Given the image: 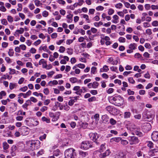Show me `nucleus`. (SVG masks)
<instances>
[{"label":"nucleus","mask_w":158,"mask_h":158,"mask_svg":"<svg viewBox=\"0 0 158 158\" xmlns=\"http://www.w3.org/2000/svg\"><path fill=\"white\" fill-rule=\"evenodd\" d=\"M40 143L39 140H29L26 142L24 149L27 152L32 151L39 148L40 147Z\"/></svg>","instance_id":"obj_1"},{"label":"nucleus","mask_w":158,"mask_h":158,"mask_svg":"<svg viewBox=\"0 0 158 158\" xmlns=\"http://www.w3.org/2000/svg\"><path fill=\"white\" fill-rule=\"evenodd\" d=\"M108 99L110 103L118 106H121L123 102V98L119 95L110 97Z\"/></svg>","instance_id":"obj_2"},{"label":"nucleus","mask_w":158,"mask_h":158,"mask_svg":"<svg viewBox=\"0 0 158 158\" xmlns=\"http://www.w3.org/2000/svg\"><path fill=\"white\" fill-rule=\"evenodd\" d=\"M64 156L65 158H75L77 153L74 149L71 148L65 151Z\"/></svg>","instance_id":"obj_3"},{"label":"nucleus","mask_w":158,"mask_h":158,"mask_svg":"<svg viewBox=\"0 0 158 158\" xmlns=\"http://www.w3.org/2000/svg\"><path fill=\"white\" fill-rule=\"evenodd\" d=\"M155 117V115L150 112L148 113L147 111L143 112L142 114L143 118L144 120L146 119H152Z\"/></svg>","instance_id":"obj_4"},{"label":"nucleus","mask_w":158,"mask_h":158,"mask_svg":"<svg viewBox=\"0 0 158 158\" xmlns=\"http://www.w3.org/2000/svg\"><path fill=\"white\" fill-rule=\"evenodd\" d=\"M119 59L118 57L114 58L113 57H108L107 61L108 63L113 65H116L118 63Z\"/></svg>","instance_id":"obj_5"},{"label":"nucleus","mask_w":158,"mask_h":158,"mask_svg":"<svg viewBox=\"0 0 158 158\" xmlns=\"http://www.w3.org/2000/svg\"><path fill=\"white\" fill-rule=\"evenodd\" d=\"M92 147V143L88 141H83L81 145V148L85 150H87Z\"/></svg>","instance_id":"obj_6"},{"label":"nucleus","mask_w":158,"mask_h":158,"mask_svg":"<svg viewBox=\"0 0 158 158\" xmlns=\"http://www.w3.org/2000/svg\"><path fill=\"white\" fill-rule=\"evenodd\" d=\"M89 135L91 140L96 143L97 144H99V143L97 142V140L99 138V135L97 133H90L89 134Z\"/></svg>","instance_id":"obj_7"},{"label":"nucleus","mask_w":158,"mask_h":158,"mask_svg":"<svg viewBox=\"0 0 158 158\" xmlns=\"http://www.w3.org/2000/svg\"><path fill=\"white\" fill-rule=\"evenodd\" d=\"M137 45L135 43H131L128 45L129 49L127 50V52L128 53H131L133 52V50L137 49Z\"/></svg>","instance_id":"obj_8"},{"label":"nucleus","mask_w":158,"mask_h":158,"mask_svg":"<svg viewBox=\"0 0 158 158\" xmlns=\"http://www.w3.org/2000/svg\"><path fill=\"white\" fill-rule=\"evenodd\" d=\"M19 129L20 130V131L21 134L23 135H28L30 132V129L25 126L22 127Z\"/></svg>","instance_id":"obj_9"},{"label":"nucleus","mask_w":158,"mask_h":158,"mask_svg":"<svg viewBox=\"0 0 158 158\" xmlns=\"http://www.w3.org/2000/svg\"><path fill=\"white\" fill-rule=\"evenodd\" d=\"M60 114V112H56L55 115L52 112H50L49 113V116L51 118H53L52 119L53 121H56L59 118Z\"/></svg>","instance_id":"obj_10"},{"label":"nucleus","mask_w":158,"mask_h":158,"mask_svg":"<svg viewBox=\"0 0 158 158\" xmlns=\"http://www.w3.org/2000/svg\"><path fill=\"white\" fill-rule=\"evenodd\" d=\"M129 141L131 145H133L138 143L139 140L137 137L135 136H131V137L130 139H129Z\"/></svg>","instance_id":"obj_11"},{"label":"nucleus","mask_w":158,"mask_h":158,"mask_svg":"<svg viewBox=\"0 0 158 158\" xmlns=\"http://www.w3.org/2000/svg\"><path fill=\"white\" fill-rule=\"evenodd\" d=\"M151 137L153 141H158V131H153L152 133Z\"/></svg>","instance_id":"obj_12"},{"label":"nucleus","mask_w":158,"mask_h":158,"mask_svg":"<svg viewBox=\"0 0 158 158\" xmlns=\"http://www.w3.org/2000/svg\"><path fill=\"white\" fill-rule=\"evenodd\" d=\"M110 153V151L108 149L106 150L104 153L99 154V156L100 158H105L106 156H108Z\"/></svg>","instance_id":"obj_13"},{"label":"nucleus","mask_w":158,"mask_h":158,"mask_svg":"<svg viewBox=\"0 0 158 158\" xmlns=\"http://www.w3.org/2000/svg\"><path fill=\"white\" fill-rule=\"evenodd\" d=\"M39 64L40 65L42 64V67L44 68H46L47 67V61L45 60L44 59H41L39 61Z\"/></svg>","instance_id":"obj_14"},{"label":"nucleus","mask_w":158,"mask_h":158,"mask_svg":"<svg viewBox=\"0 0 158 158\" xmlns=\"http://www.w3.org/2000/svg\"><path fill=\"white\" fill-rule=\"evenodd\" d=\"M102 120L103 122L105 123H108L109 120V117L106 114L102 116Z\"/></svg>","instance_id":"obj_15"},{"label":"nucleus","mask_w":158,"mask_h":158,"mask_svg":"<svg viewBox=\"0 0 158 158\" xmlns=\"http://www.w3.org/2000/svg\"><path fill=\"white\" fill-rule=\"evenodd\" d=\"M143 129L145 130V131H148L151 130V126L149 123H144L143 126Z\"/></svg>","instance_id":"obj_16"},{"label":"nucleus","mask_w":158,"mask_h":158,"mask_svg":"<svg viewBox=\"0 0 158 158\" xmlns=\"http://www.w3.org/2000/svg\"><path fill=\"white\" fill-rule=\"evenodd\" d=\"M73 14H69L67 15L66 18L67 19V22L68 23H71L73 21Z\"/></svg>","instance_id":"obj_17"},{"label":"nucleus","mask_w":158,"mask_h":158,"mask_svg":"<svg viewBox=\"0 0 158 158\" xmlns=\"http://www.w3.org/2000/svg\"><path fill=\"white\" fill-rule=\"evenodd\" d=\"M109 70L108 66L106 65H105L100 69V72H107Z\"/></svg>","instance_id":"obj_18"},{"label":"nucleus","mask_w":158,"mask_h":158,"mask_svg":"<svg viewBox=\"0 0 158 158\" xmlns=\"http://www.w3.org/2000/svg\"><path fill=\"white\" fill-rule=\"evenodd\" d=\"M11 150L12 151L11 155L12 156H14L15 155V152L17 150V147L16 145H13L11 148Z\"/></svg>","instance_id":"obj_19"},{"label":"nucleus","mask_w":158,"mask_h":158,"mask_svg":"<svg viewBox=\"0 0 158 158\" xmlns=\"http://www.w3.org/2000/svg\"><path fill=\"white\" fill-rule=\"evenodd\" d=\"M69 81L72 83H74L77 82L78 81L79 82L81 81V80H80L78 81L77 78L75 77H72L69 79Z\"/></svg>","instance_id":"obj_20"},{"label":"nucleus","mask_w":158,"mask_h":158,"mask_svg":"<svg viewBox=\"0 0 158 158\" xmlns=\"http://www.w3.org/2000/svg\"><path fill=\"white\" fill-rule=\"evenodd\" d=\"M113 18L114 19V20H112V22L114 23H118V19H119V17L118 16L116 15H114L113 16Z\"/></svg>","instance_id":"obj_21"},{"label":"nucleus","mask_w":158,"mask_h":158,"mask_svg":"<svg viewBox=\"0 0 158 158\" xmlns=\"http://www.w3.org/2000/svg\"><path fill=\"white\" fill-rule=\"evenodd\" d=\"M58 84V81L56 80L50 81L48 83V85L51 86L54 85H57Z\"/></svg>","instance_id":"obj_22"},{"label":"nucleus","mask_w":158,"mask_h":158,"mask_svg":"<svg viewBox=\"0 0 158 158\" xmlns=\"http://www.w3.org/2000/svg\"><path fill=\"white\" fill-rule=\"evenodd\" d=\"M60 103H59L58 102H55V105L53 106L52 108V110L55 111L57 109L58 107L60 106Z\"/></svg>","instance_id":"obj_23"},{"label":"nucleus","mask_w":158,"mask_h":158,"mask_svg":"<svg viewBox=\"0 0 158 158\" xmlns=\"http://www.w3.org/2000/svg\"><path fill=\"white\" fill-rule=\"evenodd\" d=\"M81 16L83 18L85 19V21L88 23H90V21L89 19V16L88 15L86 14H82L81 15Z\"/></svg>","instance_id":"obj_24"},{"label":"nucleus","mask_w":158,"mask_h":158,"mask_svg":"<svg viewBox=\"0 0 158 158\" xmlns=\"http://www.w3.org/2000/svg\"><path fill=\"white\" fill-rule=\"evenodd\" d=\"M121 138L120 137H114L111 138L110 140V141L113 142L115 141L117 142H118L121 140Z\"/></svg>","instance_id":"obj_25"},{"label":"nucleus","mask_w":158,"mask_h":158,"mask_svg":"<svg viewBox=\"0 0 158 158\" xmlns=\"http://www.w3.org/2000/svg\"><path fill=\"white\" fill-rule=\"evenodd\" d=\"M114 158H126V155L123 153H121L118 156L115 155Z\"/></svg>","instance_id":"obj_26"},{"label":"nucleus","mask_w":158,"mask_h":158,"mask_svg":"<svg viewBox=\"0 0 158 158\" xmlns=\"http://www.w3.org/2000/svg\"><path fill=\"white\" fill-rule=\"evenodd\" d=\"M24 31V29L23 28H20L19 29L17 30L15 32L16 35L18 34H23Z\"/></svg>","instance_id":"obj_27"},{"label":"nucleus","mask_w":158,"mask_h":158,"mask_svg":"<svg viewBox=\"0 0 158 158\" xmlns=\"http://www.w3.org/2000/svg\"><path fill=\"white\" fill-rule=\"evenodd\" d=\"M127 129L128 130H130L131 131H133L134 130L136 129V127L134 125H132L131 126L127 127Z\"/></svg>","instance_id":"obj_28"},{"label":"nucleus","mask_w":158,"mask_h":158,"mask_svg":"<svg viewBox=\"0 0 158 158\" xmlns=\"http://www.w3.org/2000/svg\"><path fill=\"white\" fill-rule=\"evenodd\" d=\"M1 23L3 25L6 26L7 25L8 23L7 20L5 19H1Z\"/></svg>","instance_id":"obj_29"},{"label":"nucleus","mask_w":158,"mask_h":158,"mask_svg":"<svg viewBox=\"0 0 158 158\" xmlns=\"http://www.w3.org/2000/svg\"><path fill=\"white\" fill-rule=\"evenodd\" d=\"M33 94L36 97H39V96H40L41 97V99L42 100V98H43V94L42 93H39L37 92H35L33 93Z\"/></svg>","instance_id":"obj_30"},{"label":"nucleus","mask_w":158,"mask_h":158,"mask_svg":"<svg viewBox=\"0 0 158 158\" xmlns=\"http://www.w3.org/2000/svg\"><path fill=\"white\" fill-rule=\"evenodd\" d=\"M120 141L121 143L123 145L126 146L128 144V141L126 140L122 139H121Z\"/></svg>","instance_id":"obj_31"},{"label":"nucleus","mask_w":158,"mask_h":158,"mask_svg":"<svg viewBox=\"0 0 158 158\" xmlns=\"http://www.w3.org/2000/svg\"><path fill=\"white\" fill-rule=\"evenodd\" d=\"M43 122H45L47 123H50V119L49 118H47L45 116L41 118Z\"/></svg>","instance_id":"obj_32"},{"label":"nucleus","mask_w":158,"mask_h":158,"mask_svg":"<svg viewBox=\"0 0 158 158\" xmlns=\"http://www.w3.org/2000/svg\"><path fill=\"white\" fill-rule=\"evenodd\" d=\"M97 68L93 66L92 67L91 69V74H95L97 72Z\"/></svg>","instance_id":"obj_33"},{"label":"nucleus","mask_w":158,"mask_h":158,"mask_svg":"<svg viewBox=\"0 0 158 158\" xmlns=\"http://www.w3.org/2000/svg\"><path fill=\"white\" fill-rule=\"evenodd\" d=\"M123 6V5L121 3H119L116 4L115 5V7L117 9H121L122 8Z\"/></svg>","instance_id":"obj_34"},{"label":"nucleus","mask_w":158,"mask_h":158,"mask_svg":"<svg viewBox=\"0 0 158 158\" xmlns=\"http://www.w3.org/2000/svg\"><path fill=\"white\" fill-rule=\"evenodd\" d=\"M131 113L129 111L125 112L124 114V117L125 118H127L130 117Z\"/></svg>","instance_id":"obj_35"},{"label":"nucleus","mask_w":158,"mask_h":158,"mask_svg":"<svg viewBox=\"0 0 158 158\" xmlns=\"http://www.w3.org/2000/svg\"><path fill=\"white\" fill-rule=\"evenodd\" d=\"M3 147L4 150H7L9 148V145L6 142H4L3 143Z\"/></svg>","instance_id":"obj_36"},{"label":"nucleus","mask_w":158,"mask_h":158,"mask_svg":"<svg viewBox=\"0 0 158 158\" xmlns=\"http://www.w3.org/2000/svg\"><path fill=\"white\" fill-rule=\"evenodd\" d=\"M106 110L108 111L109 113H111L113 110V108L112 106H109L106 108Z\"/></svg>","instance_id":"obj_37"},{"label":"nucleus","mask_w":158,"mask_h":158,"mask_svg":"<svg viewBox=\"0 0 158 158\" xmlns=\"http://www.w3.org/2000/svg\"><path fill=\"white\" fill-rule=\"evenodd\" d=\"M99 84L98 82L94 81L92 83V88L94 89L97 88Z\"/></svg>","instance_id":"obj_38"},{"label":"nucleus","mask_w":158,"mask_h":158,"mask_svg":"<svg viewBox=\"0 0 158 158\" xmlns=\"http://www.w3.org/2000/svg\"><path fill=\"white\" fill-rule=\"evenodd\" d=\"M47 47L46 46H41L39 48V50L40 51L43 50L44 51H46L48 52V51L47 50Z\"/></svg>","instance_id":"obj_39"},{"label":"nucleus","mask_w":158,"mask_h":158,"mask_svg":"<svg viewBox=\"0 0 158 158\" xmlns=\"http://www.w3.org/2000/svg\"><path fill=\"white\" fill-rule=\"evenodd\" d=\"M8 55L10 56H12L14 54V51L12 48H10L8 52Z\"/></svg>","instance_id":"obj_40"},{"label":"nucleus","mask_w":158,"mask_h":158,"mask_svg":"<svg viewBox=\"0 0 158 158\" xmlns=\"http://www.w3.org/2000/svg\"><path fill=\"white\" fill-rule=\"evenodd\" d=\"M16 86V84L12 83H10L9 85L10 89L12 90L14 89Z\"/></svg>","instance_id":"obj_41"},{"label":"nucleus","mask_w":158,"mask_h":158,"mask_svg":"<svg viewBox=\"0 0 158 158\" xmlns=\"http://www.w3.org/2000/svg\"><path fill=\"white\" fill-rule=\"evenodd\" d=\"M79 154L83 157H85L88 155V153L87 152H85L82 151H80L79 152Z\"/></svg>","instance_id":"obj_42"},{"label":"nucleus","mask_w":158,"mask_h":158,"mask_svg":"<svg viewBox=\"0 0 158 158\" xmlns=\"http://www.w3.org/2000/svg\"><path fill=\"white\" fill-rule=\"evenodd\" d=\"M94 26L97 27H98L100 26L103 24V23L101 21H99L98 22H95L94 23Z\"/></svg>","instance_id":"obj_43"},{"label":"nucleus","mask_w":158,"mask_h":158,"mask_svg":"<svg viewBox=\"0 0 158 158\" xmlns=\"http://www.w3.org/2000/svg\"><path fill=\"white\" fill-rule=\"evenodd\" d=\"M76 66L81 69H84L85 67V65L84 64L81 63L76 64Z\"/></svg>","instance_id":"obj_44"},{"label":"nucleus","mask_w":158,"mask_h":158,"mask_svg":"<svg viewBox=\"0 0 158 158\" xmlns=\"http://www.w3.org/2000/svg\"><path fill=\"white\" fill-rule=\"evenodd\" d=\"M12 77H10L9 75L7 74H6V75H4L3 77H2V79H8L9 80H10L11 79Z\"/></svg>","instance_id":"obj_45"},{"label":"nucleus","mask_w":158,"mask_h":158,"mask_svg":"<svg viewBox=\"0 0 158 158\" xmlns=\"http://www.w3.org/2000/svg\"><path fill=\"white\" fill-rule=\"evenodd\" d=\"M147 146L150 148H153V143L151 141H148L147 142Z\"/></svg>","instance_id":"obj_46"},{"label":"nucleus","mask_w":158,"mask_h":158,"mask_svg":"<svg viewBox=\"0 0 158 158\" xmlns=\"http://www.w3.org/2000/svg\"><path fill=\"white\" fill-rule=\"evenodd\" d=\"M7 20L10 23H12L13 21V18L10 15H8L7 16Z\"/></svg>","instance_id":"obj_47"},{"label":"nucleus","mask_w":158,"mask_h":158,"mask_svg":"<svg viewBox=\"0 0 158 158\" xmlns=\"http://www.w3.org/2000/svg\"><path fill=\"white\" fill-rule=\"evenodd\" d=\"M27 89H28L27 87L26 86H23V87L20 88L19 90L21 91H22V92H25L26 91Z\"/></svg>","instance_id":"obj_48"},{"label":"nucleus","mask_w":158,"mask_h":158,"mask_svg":"<svg viewBox=\"0 0 158 158\" xmlns=\"http://www.w3.org/2000/svg\"><path fill=\"white\" fill-rule=\"evenodd\" d=\"M114 10L112 8H110L108 9V14L109 15H111L114 13Z\"/></svg>","instance_id":"obj_49"},{"label":"nucleus","mask_w":158,"mask_h":158,"mask_svg":"<svg viewBox=\"0 0 158 158\" xmlns=\"http://www.w3.org/2000/svg\"><path fill=\"white\" fill-rule=\"evenodd\" d=\"M118 40L120 43H125L126 41V39L124 37H121L119 38Z\"/></svg>","instance_id":"obj_50"},{"label":"nucleus","mask_w":158,"mask_h":158,"mask_svg":"<svg viewBox=\"0 0 158 158\" xmlns=\"http://www.w3.org/2000/svg\"><path fill=\"white\" fill-rule=\"evenodd\" d=\"M41 42V41L40 40H38L36 41H35L33 44L35 46H37L40 44Z\"/></svg>","instance_id":"obj_51"},{"label":"nucleus","mask_w":158,"mask_h":158,"mask_svg":"<svg viewBox=\"0 0 158 158\" xmlns=\"http://www.w3.org/2000/svg\"><path fill=\"white\" fill-rule=\"evenodd\" d=\"M65 50V48L64 46H61L60 47L59 52L60 53H63Z\"/></svg>","instance_id":"obj_52"},{"label":"nucleus","mask_w":158,"mask_h":158,"mask_svg":"<svg viewBox=\"0 0 158 158\" xmlns=\"http://www.w3.org/2000/svg\"><path fill=\"white\" fill-rule=\"evenodd\" d=\"M60 153V151L59 149H57L55 150L53 152V155L56 156H58L59 155Z\"/></svg>","instance_id":"obj_53"},{"label":"nucleus","mask_w":158,"mask_h":158,"mask_svg":"<svg viewBox=\"0 0 158 158\" xmlns=\"http://www.w3.org/2000/svg\"><path fill=\"white\" fill-rule=\"evenodd\" d=\"M67 53L68 54L71 55L73 54V52L72 49L70 48H68L67 49Z\"/></svg>","instance_id":"obj_54"},{"label":"nucleus","mask_w":158,"mask_h":158,"mask_svg":"<svg viewBox=\"0 0 158 158\" xmlns=\"http://www.w3.org/2000/svg\"><path fill=\"white\" fill-rule=\"evenodd\" d=\"M128 82L131 83L133 84L135 83V80L133 79L132 77H129L128 78Z\"/></svg>","instance_id":"obj_55"},{"label":"nucleus","mask_w":158,"mask_h":158,"mask_svg":"<svg viewBox=\"0 0 158 158\" xmlns=\"http://www.w3.org/2000/svg\"><path fill=\"white\" fill-rule=\"evenodd\" d=\"M110 123L112 125L115 124L116 123V121L113 118H111L110 120Z\"/></svg>","instance_id":"obj_56"},{"label":"nucleus","mask_w":158,"mask_h":158,"mask_svg":"<svg viewBox=\"0 0 158 158\" xmlns=\"http://www.w3.org/2000/svg\"><path fill=\"white\" fill-rule=\"evenodd\" d=\"M44 17H46L48 15V12L46 10L43 11L42 13Z\"/></svg>","instance_id":"obj_57"},{"label":"nucleus","mask_w":158,"mask_h":158,"mask_svg":"<svg viewBox=\"0 0 158 158\" xmlns=\"http://www.w3.org/2000/svg\"><path fill=\"white\" fill-rule=\"evenodd\" d=\"M110 69L112 71H114L116 73L118 72V69L116 67L112 66L110 67Z\"/></svg>","instance_id":"obj_58"},{"label":"nucleus","mask_w":158,"mask_h":158,"mask_svg":"<svg viewBox=\"0 0 158 158\" xmlns=\"http://www.w3.org/2000/svg\"><path fill=\"white\" fill-rule=\"evenodd\" d=\"M19 47L20 48V50L21 49L23 51L25 50L26 49V46L23 44L20 45Z\"/></svg>","instance_id":"obj_59"},{"label":"nucleus","mask_w":158,"mask_h":158,"mask_svg":"<svg viewBox=\"0 0 158 158\" xmlns=\"http://www.w3.org/2000/svg\"><path fill=\"white\" fill-rule=\"evenodd\" d=\"M105 143L102 144L101 145L100 148V152H102L105 149Z\"/></svg>","instance_id":"obj_60"},{"label":"nucleus","mask_w":158,"mask_h":158,"mask_svg":"<svg viewBox=\"0 0 158 158\" xmlns=\"http://www.w3.org/2000/svg\"><path fill=\"white\" fill-rule=\"evenodd\" d=\"M99 114H96L94 116V118L97 123H98V121L99 120Z\"/></svg>","instance_id":"obj_61"},{"label":"nucleus","mask_w":158,"mask_h":158,"mask_svg":"<svg viewBox=\"0 0 158 158\" xmlns=\"http://www.w3.org/2000/svg\"><path fill=\"white\" fill-rule=\"evenodd\" d=\"M5 59L6 62L8 63H10L12 62L11 59L8 57H6L5 58Z\"/></svg>","instance_id":"obj_62"},{"label":"nucleus","mask_w":158,"mask_h":158,"mask_svg":"<svg viewBox=\"0 0 158 158\" xmlns=\"http://www.w3.org/2000/svg\"><path fill=\"white\" fill-rule=\"evenodd\" d=\"M34 2L35 6H39L41 4L39 0H35Z\"/></svg>","instance_id":"obj_63"},{"label":"nucleus","mask_w":158,"mask_h":158,"mask_svg":"<svg viewBox=\"0 0 158 158\" xmlns=\"http://www.w3.org/2000/svg\"><path fill=\"white\" fill-rule=\"evenodd\" d=\"M152 26L157 27L158 26V21H154L152 22Z\"/></svg>","instance_id":"obj_64"}]
</instances>
